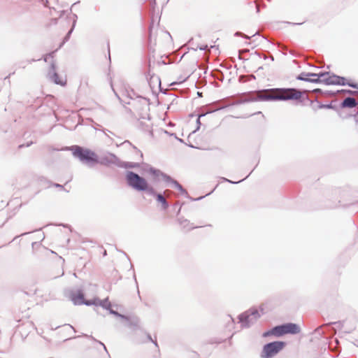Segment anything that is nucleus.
Returning a JSON list of instances; mask_svg holds the SVG:
<instances>
[{
  "mask_svg": "<svg viewBox=\"0 0 358 358\" xmlns=\"http://www.w3.org/2000/svg\"><path fill=\"white\" fill-rule=\"evenodd\" d=\"M301 91L294 88H272L257 93V96L262 101H287L301 99Z\"/></svg>",
  "mask_w": 358,
  "mask_h": 358,
  "instance_id": "nucleus-1",
  "label": "nucleus"
},
{
  "mask_svg": "<svg viewBox=\"0 0 358 358\" xmlns=\"http://www.w3.org/2000/svg\"><path fill=\"white\" fill-rule=\"evenodd\" d=\"M315 77L314 79H310V83H324L327 85H349L355 89H358V83L352 79H347L329 72L320 73L318 75H310Z\"/></svg>",
  "mask_w": 358,
  "mask_h": 358,
  "instance_id": "nucleus-2",
  "label": "nucleus"
},
{
  "mask_svg": "<svg viewBox=\"0 0 358 358\" xmlns=\"http://www.w3.org/2000/svg\"><path fill=\"white\" fill-rule=\"evenodd\" d=\"M128 185L138 191H147L154 193V189L150 187L147 180L138 174L129 171L126 176Z\"/></svg>",
  "mask_w": 358,
  "mask_h": 358,
  "instance_id": "nucleus-3",
  "label": "nucleus"
},
{
  "mask_svg": "<svg viewBox=\"0 0 358 358\" xmlns=\"http://www.w3.org/2000/svg\"><path fill=\"white\" fill-rule=\"evenodd\" d=\"M73 155L88 164H94L98 163L99 161L98 156L94 152L79 146L74 148Z\"/></svg>",
  "mask_w": 358,
  "mask_h": 358,
  "instance_id": "nucleus-4",
  "label": "nucleus"
},
{
  "mask_svg": "<svg viewBox=\"0 0 358 358\" xmlns=\"http://www.w3.org/2000/svg\"><path fill=\"white\" fill-rule=\"evenodd\" d=\"M285 346V343L283 341H274L266 344L262 349L261 353L262 358H271L276 355L281 351Z\"/></svg>",
  "mask_w": 358,
  "mask_h": 358,
  "instance_id": "nucleus-5",
  "label": "nucleus"
},
{
  "mask_svg": "<svg viewBox=\"0 0 358 358\" xmlns=\"http://www.w3.org/2000/svg\"><path fill=\"white\" fill-rule=\"evenodd\" d=\"M71 299L76 305H92L96 303V300L93 301H85L84 299V294L81 291H77L71 294Z\"/></svg>",
  "mask_w": 358,
  "mask_h": 358,
  "instance_id": "nucleus-6",
  "label": "nucleus"
},
{
  "mask_svg": "<svg viewBox=\"0 0 358 358\" xmlns=\"http://www.w3.org/2000/svg\"><path fill=\"white\" fill-rule=\"evenodd\" d=\"M51 70L48 73V76L57 85H60L62 86H64L66 84V78L60 77L56 72H55V66L52 63L51 64Z\"/></svg>",
  "mask_w": 358,
  "mask_h": 358,
  "instance_id": "nucleus-7",
  "label": "nucleus"
},
{
  "mask_svg": "<svg viewBox=\"0 0 358 358\" xmlns=\"http://www.w3.org/2000/svg\"><path fill=\"white\" fill-rule=\"evenodd\" d=\"M283 331L285 334H298L300 331V328L295 324L293 323H287L283 325H280Z\"/></svg>",
  "mask_w": 358,
  "mask_h": 358,
  "instance_id": "nucleus-8",
  "label": "nucleus"
},
{
  "mask_svg": "<svg viewBox=\"0 0 358 358\" xmlns=\"http://www.w3.org/2000/svg\"><path fill=\"white\" fill-rule=\"evenodd\" d=\"M285 334L283 331V329H282L281 326H277L273 328L271 330H268L263 334V337H268L270 336H275L276 337H280Z\"/></svg>",
  "mask_w": 358,
  "mask_h": 358,
  "instance_id": "nucleus-9",
  "label": "nucleus"
},
{
  "mask_svg": "<svg viewBox=\"0 0 358 358\" xmlns=\"http://www.w3.org/2000/svg\"><path fill=\"white\" fill-rule=\"evenodd\" d=\"M343 106L348 108H353L357 105L356 100L354 98L348 97L344 99L342 103Z\"/></svg>",
  "mask_w": 358,
  "mask_h": 358,
  "instance_id": "nucleus-10",
  "label": "nucleus"
},
{
  "mask_svg": "<svg viewBox=\"0 0 358 358\" xmlns=\"http://www.w3.org/2000/svg\"><path fill=\"white\" fill-rule=\"evenodd\" d=\"M310 75H318V73H301L300 75L298 76L297 79L300 80L310 82V80H308L315 78V77H312Z\"/></svg>",
  "mask_w": 358,
  "mask_h": 358,
  "instance_id": "nucleus-11",
  "label": "nucleus"
},
{
  "mask_svg": "<svg viewBox=\"0 0 358 358\" xmlns=\"http://www.w3.org/2000/svg\"><path fill=\"white\" fill-rule=\"evenodd\" d=\"M157 200L159 203H162L164 209H166L169 206L165 198L160 194H157Z\"/></svg>",
  "mask_w": 358,
  "mask_h": 358,
  "instance_id": "nucleus-12",
  "label": "nucleus"
},
{
  "mask_svg": "<svg viewBox=\"0 0 358 358\" xmlns=\"http://www.w3.org/2000/svg\"><path fill=\"white\" fill-rule=\"evenodd\" d=\"M155 349L154 350L153 355L152 356L149 355L147 358H160V352L159 350L158 349V346L157 343H155Z\"/></svg>",
  "mask_w": 358,
  "mask_h": 358,
  "instance_id": "nucleus-13",
  "label": "nucleus"
},
{
  "mask_svg": "<svg viewBox=\"0 0 358 358\" xmlns=\"http://www.w3.org/2000/svg\"><path fill=\"white\" fill-rule=\"evenodd\" d=\"M49 59H53V53L45 55L44 59L45 62H48Z\"/></svg>",
  "mask_w": 358,
  "mask_h": 358,
  "instance_id": "nucleus-14",
  "label": "nucleus"
},
{
  "mask_svg": "<svg viewBox=\"0 0 358 358\" xmlns=\"http://www.w3.org/2000/svg\"><path fill=\"white\" fill-rule=\"evenodd\" d=\"M184 222H187V224H184V227L187 226V227H189V229H194V228H195L194 227L191 226V225L189 224V222H187V220H185Z\"/></svg>",
  "mask_w": 358,
  "mask_h": 358,
  "instance_id": "nucleus-15",
  "label": "nucleus"
},
{
  "mask_svg": "<svg viewBox=\"0 0 358 358\" xmlns=\"http://www.w3.org/2000/svg\"><path fill=\"white\" fill-rule=\"evenodd\" d=\"M176 186H177L178 188H180V189H181V188H182V187H181L178 183H176Z\"/></svg>",
  "mask_w": 358,
  "mask_h": 358,
  "instance_id": "nucleus-16",
  "label": "nucleus"
},
{
  "mask_svg": "<svg viewBox=\"0 0 358 358\" xmlns=\"http://www.w3.org/2000/svg\"><path fill=\"white\" fill-rule=\"evenodd\" d=\"M243 317H245V318H246V317H248V316H245L244 315H242L241 316V318L242 319Z\"/></svg>",
  "mask_w": 358,
  "mask_h": 358,
  "instance_id": "nucleus-17",
  "label": "nucleus"
},
{
  "mask_svg": "<svg viewBox=\"0 0 358 358\" xmlns=\"http://www.w3.org/2000/svg\"><path fill=\"white\" fill-rule=\"evenodd\" d=\"M320 89H316V90H314V92H320Z\"/></svg>",
  "mask_w": 358,
  "mask_h": 358,
  "instance_id": "nucleus-18",
  "label": "nucleus"
},
{
  "mask_svg": "<svg viewBox=\"0 0 358 358\" xmlns=\"http://www.w3.org/2000/svg\"><path fill=\"white\" fill-rule=\"evenodd\" d=\"M252 314H254V315H255V314L258 315V312H257V311H255V312L252 313Z\"/></svg>",
  "mask_w": 358,
  "mask_h": 358,
  "instance_id": "nucleus-19",
  "label": "nucleus"
}]
</instances>
